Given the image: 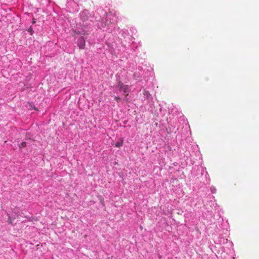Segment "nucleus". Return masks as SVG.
Returning <instances> with one entry per match:
<instances>
[{
	"label": "nucleus",
	"mask_w": 259,
	"mask_h": 259,
	"mask_svg": "<svg viewBox=\"0 0 259 259\" xmlns=\"http://www.w3.org/2000/svg\"><path fill=\"white\" fill-rule=\"evenodd\" d=\"M80 17L83 22H85V25L90 24V23L87 22L88 21L93 22L94 21V17L92 14L90 13L89 11L84 10L80 14Z\"/></svg>",
	"instance_id": "7ed1b4c3"
},
{
	"label": "nucleus",
	"mask_w": 259,
	"mask_h": 259,
	"mask_svg": "<svg viewBox=\"0 0 259 259\" xmlns=\"http://www.w3.org/2000/svg\"><path fill=\"white\" fill-rule=\"evenodd\" d=\"M115 99L117 101H118L120 99L119 97H115Z\"/></svg>",
	"instance_id": "1a4fd4ad"
},
{
	"label": "nucleus",
	"mask_w": 259,
	"mask_h": 259,
	"mask_svg": "<svg viewBox=\"0 0 259 259\" xmlns=\"http://www.w3.org/2000/svg\"><path fill=\"white\" fill-rule=\"evenodd\" d=\"M77 45L80 49H83L85 45V40L83 37L81 36L78 38L77 41Z\"/></svg>",
	"instance_id": "20e7f679"
},
{
	"label": "nucleus",
	"mask_w": 259,
	"mask_h": 259,
	"mask_svg": "<svg viewBox=\"0 0 259 259\" xmlns=\"http://www.w3.org/2000/svg\"><path fill=\"white\" fill-rule=\"evenodd\" d=\"M148 94H149V93L148 92H147V91H145V95H146V96H148Z\"/></svg>",
	"instance_id": "9d476101"
},
{
	"label": "nucleus",
	"mask_w": 259,
	"mask_h": 259,
	"mask_svg": "<svg viewBox=\"0 0 259 259\" xmlns=\"http://www.w3.org/2000/svg\"><path fill=\"white\" fill-rule=\"evenodd\" d=\"M105 21H102L101 23V26L102 28H105L106 27L107 30H109L112 26L111 27L110 25H112L113 24L116 22V18L112 14H109L107 15Z\"/></svg>",
	"instance_id": "f257e3e1"
},
{
	"label": "nucleus",
	"mask_w": 259,
	"mask_h": 259,
	"mask_svg": "<svg viewBox=\"0 0 259 259\" xmlns=\"http://www.w3.org/2000/svg\"><path fill=\"white\" fill-rule=\"evenodd\" d=\"M26 146V143L23 142H22L20 145H19V147L20 148H23Z\"/></svg>",
	"instance_id": "6e6552de"
},
{
	"label": "nucleus",
	"mask_w": 259,
	"mask_h": 259,
	"mask_svg": "<svg viewBox=\"0 0 259 259\" xmlns=\"http://www.w3.org/2000/svg\"><path fill=\"white\" fill-rule=\"evenodd\" d=\"M210 191L212 193H215L217 191V189L215 187H211L210 188Z\"/></svg>",
	"instance_id": "423d86ee"
},
{
	"label": "nucleus",
	"mask_w": 259,
	"mask_h": 259,
	"mask_svg": "<svg viewBox=\"0 0 259 259\" xmlns=\"http://www.w3.org/2000/svg\"><path fill=\"white\" fill-rule=\"evenodd\" d=\"M122 145H123V142L122 141H120V142H117L115 144V147H120L121 146H122Z\"/></svg>",
	"instance_id": "39448f33"
},
{
	"label": "nucleus",
	"mask_w": 259,
	"mask_h": 259,
	"mask_svg": "<svg viewBox=\"0 0 259 259\" xmlns=\"http://www.w3.org/2000/svg\"><path fill=\"white\" fill-rule=\"evenodd\" d=\"M131 91V88L128 85L123 84L121 81H118L114 87L115 92H122L125 97L127 96Z\"/></svg>",
	"instance_id": "f03ea898"
},
{
	"label": "nucleus",
	"mask_w": 259,
	"mask_h": 259,
	"mask_svg": "<svg viewBox=\"0 0 259 259\" xmlns=\"http://www.w3.org/2000/svg\"><path fill=\"white\" fill-rule=\"evenodd\" d=\"M8 222L9 224H12V218L11 217V216L10 215V214L9 213H8Z\"/></svg>",
	"instance_id": "0eeeda50"
}]
</instances>
